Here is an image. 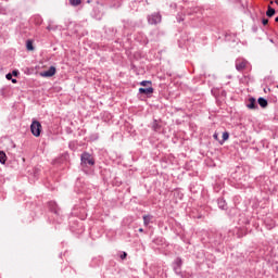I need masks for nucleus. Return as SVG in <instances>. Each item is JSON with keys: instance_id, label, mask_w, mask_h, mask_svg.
Returning <instances> with one entry per match:
<instances>
[{"instance_id": "1", "label": "nucleus", "mask_w": 278, "mask_h": 278, "mask_svg": "<svg viewBox=\"0 0 278 278\" xmlns=\"http://www.w3.org/2000/svg\"><path fill=\"white\" fill-rule=\"evenodd\" d=\"M30 130L33 136H36V138H38V136H40V131H42V125L40 124V122L34 121L30 125Z\"/></svg>"}, {"instance_id": "2", "label": "nucleus", "mask_w": 278, "mask_h": 278, "mask_svg": "<svg viewBox=\"0 0 278 278\" xmlns=\"http://www.w3.org/2000/svg\"><path fill=\"white\" fill-rule=\"evenodd\" d=\"M81 164L85 166H87V164H89V166H94V159H92V155L89 153H84L81 155Z\"/></svg>"}, {"instance_id": "3", "label": "nucleus", "mask_w": 278, "mask_h": 278, "mask_svg": "<svg viewBox=\"0 0 278 278\" xmlns=\"http://www.w3.org/2000/svg\"><path fill=\"white\" fill-rule=\"evenodd\" d=\"M148 22L150 25H157V23H162V15H160V13H154L149 16Z\"/></svg>"}, {"instance_id": "4", "label": "nucleus", "mask_w": 278, "mask_h": 278, "mask_svg": "<svg viewBox=\"0 0 278 278\" xmlns=\"http://www.w3.org/2000/svg\"><path fill=\"white\" fill-rule=\"evenodd\" d=\"M249 62H247V60L243 59H238L236 61V68L237 71H244L248 66Z\"/></svg>"}, {"instance_id": "5", "label": "nucleus", "mask_w": 278, "mask_h": 278, "mask_svg": "<svg viewBox=\"0 0 278 278\" xmlns=\"http://www.w3.org/2000/svg\"><path fill=\"white\" fill-rule=\"evenodd\" d=\"M53 75H55V66H51L48 71L40 73L41 77H53Z\"/></svg>"}, {"instance_id": "6", "label": "nucleus", "mask_w": 278, "mask_h": 278, "mask_svg": "<svg viewBox=\"0 0 278 278\" xmlns=\"http://www.w3.org/2000/svg\"><path fill=\"white\" fill-rule=\"evenodd\" d=\"M247 108H249V110H257V102L255 101V98L249 99V103L247 104Z\"/></svg>"}, {"instance_id": "7", "label": "nucleus", "mask_w": 278, "mask_h": 278, "mask_svg": "<svg viewBox=\"0 0 278 278\" xmlns=\"http://www.w3.org/2000/svg\"><path fill=\"white\" fill-rule=\"evenodd\" d=\"M140 94H153V87L140 88Z\"/></svg>"}, {"instance_id": "8", "label": "nucleus", "mask_w": 278, "mask_h": 278, "mask_svg": "<svg viewBox=\"0 0 278 278\" xmlns=\"http://www.w3.org/2000/svg\"><path fill=\"white\" fill-rule=\"evenodd\" d=\"M8 162V155H5V152L0 151V164H5Z\"/></svg>"}, {"instance_id": "9", "label": "nucleus", "mask_w": 278, "mask_h": 278, "mask_svg": "<svg viewBox=\"0 0 278 278\" xmlns=\"http://www.w3.org/2000/svg\"><path fill=\"white\" fill-rule=\"evenodd\" d=\"M258 105H261V108H267L268 101L264 98H258Z\"/></svg>"}, {"instance_id": "10", "label": "nucleus", "mask_w": 278, "mask_h": 278, "mask_svg": "<svg viewBox=\"0 0 278 278\" xmlns=\"http://www.w3.org/2000/svg\"><path fill=\"white\" fill-rule=\"evenodd\" d=\"M266 14L269 17L275 16V9H273L271 7H268Z\"/></svg>"}, {"instance_id": "11", "label": "nucleus", "mask_w": 278, "mask_h": 278, "mask_svg": "<svg viewBox=\"0 0 278 278\" xmlns=\"http://www.w3.org/2000/svg\"><path fill=\"white\" fill-rule=\"evenodd\" d=\"M26 49H27L28 51H34V43H33L31 41H27V43H26Z\"/></svg>"}, {"instance_id": "12", "label": "nucleus", "mask_w": 278, "mask_h": 278, "mask_svg": "<svg viewBox=\"0 0 278 278\" xmlns=\"http://www.w3.org/2000/svg\"><path fill=\"white\" fill-rule=\"evenodd\" d=\"M71 5H81V0H70Z\"/></svg>"}, {"instance_id": "13", "label": "nucleus", "mask_w": 278, "mask_h": 278, "mask_svg": "<svg viewBox=\"0 0 278 278\" xmlns=\"http://www.w3.org/2000/svg\"><path fill=\"white\" fill-rule=\"evenodd\" d=\"M149 220H151L150 216H143V223L144 225H149Z\"/></svg>"}, {"instance_id": "14", "label": "nucleus", "mask_w": 278, "mask_h": 278, "mask_svg": "<svg viewBox=\"0 0 278 278\" xmlns=\"http://www.w3.org/2000/svg\"><path fill=\"white\" fill-rule=\"evenodd\" d=\"M140 86H151V81L143 80V81L140 83Z\"/></svg>"}, {"instance_id": "15", "label": "nucleus", "mask_w": 278, "mask_h": 278, "mask_svg": "<svg viewBox=\"0 0 278 278\" xmlns=\"http://www.w3.org/2000/svg\"><path fill=\"white\" fill-rule=\"evenodd\" d=\"M223 140L224 141L229 140V132H224L223 134Z\"/></svg>"}, {"instance_id": "16", "label": "nucleus", "mask_w": 278, "mask_h": 278, "mask_svg": "<svg viewBox=\"0 0 278 278\" xmlns=\"http://www.w3.org/2000/svg\"><path fill=\"white\" fill-rule=\"evenodd\" d=\"M125 257H127V254L124 252V253L121 255V258H122V260H125Z\"/></svg>"}, {"instance_id": "17", "label": "nucleus", "mask_w": 278, "mask_h": 278, "mask_svg": "<svg viewBox=\"0 0 278 278\" xmlns=\"http://www.w3.org/2000/svg\"><path fill=\"white\" fill-rule=\"evenodd\" d=\"M7 79H12V74H7Z\"/></svg>"}, {"instance_id": "18", "label": "nucleus", "mask_w": 278, "mask_h": 278, "mask_svg": "<svg viewBox=\"0 0 278 278\" xmlns=\"http://www.w3.org/2000/svg\"><path fill=\"white\" fill-rule=\"evenodd\" d=\"M213 138H214L215 140H218V135L215 132V134L213 135Z\"/></svg>"}, {"instance_id": "19", "label": "nucleus", "mask_w": 278, "mask_h": 278, "mask_svg": "<svg viewBox=\"0 0 278 278\" xmlns=\"http://www.w3.org/2000/svg\"><path fill=\"white\" fill-rule=\"evenodd\" d=\"M268 23V20H263V25H266Z\"/></svg>"}, {"instance_id": "20", "label": "nucleus", "mask_w": 278, "mask_h": 278, "mask_svg": "<svg viewBox=\"0 0 278 278\" xmlns=\"http://www.w3.org/2000/svg\"><path fill=\"white\" fill-rule=\"evenodd\" d=\"M12 83H13V84H16V79H12Z\"/></svg>"}, {"instance_id": "21", "label": "nucleus", "mask_w": 278, "mask_h": 278, "mask_svg": "<svg viewBox=\"0 0 278 278\" xmlns=\"http://www.w3.org/2000/svg\"><path fill=\"white\" fill-rule=\"evenodd\" d=\"M140 232H143L144 230L142 228L139 229Z\"/></svg>"}, {"instance_id": "22", "label": "nucleus", "mask_w": 278, "mask_h": 278, "mask_svg": "<svg viewBox=\"0 0 278 278\" xmlns=\"http://www.w3.org/2000/svg\"><path fill=\"white\" fill-rule=\"evenodd\" d=\"M276 23H278V16L275 18Z\"/></svg>"}, {"instance_id": "23", "label": "nucleus", "mask_w": 278, "mask_h": 278, "mask_svg": "<svg viewBox=\"0 0 278 278\" xmlns=\"http://www.w3.org/2000/svg\"><path fill=\"white\" fill-rule=\"evenodd\" d=\"M48 29H51V26H48Z\"/></svg>"}, {"instance_id": "24", "label": "nucleus", "mask_w": 278, "mask_h": 278, "mask_svg": "<svg viewBox=\"0 0 278 278\" xmlns=\"http://www.w3.org/2000/svg\"><path fill=\"white\" fill-rule=\"evenodd\" d=\"M13 75H16V72H13Z\"/></svg>"}, {"instance_id": "25", "label": "nucleus", "mask_w": 278, "mask_h": 278, "mask_svg": "<svg viewBox=\"0 0 278 278\" xmlns=\"http://www.w3.org/2000/svg\"><path fill=\"white\" fill-rule=\"evenodd\" d=\"M220 203H225V202L220 201V202H219V205H220Z\"/></svg>"}, {"instance_id": "26", "label": "nucleus", "mask_w": 278, "mask_h": 278, "mask_svg": "<svg viewBox=\"0 0 278 278\" xmlns=\"http://www.w3.org/2000/svg\"><path fill=\"white\" fill-rule=\"evenodd\" d=\"M276 3H277V5H278V0H276Z\"/></svg>"}, {"instance_id": "27", "label": "nucleus", "mask_w": 278, "mask_h": 278, "mask_svg": "<svg viewBox=\"0 0 278 278\" xmlns=\"http://www.w3.org/2000/svg\"><path fill=\"white\" fill-rule=\"evenodd\" d=\"M220 207H225V205H220Z\"/></svg>"}, {"instance_id": "28", "label": "nucleus", "mask_w": 278, "mask_h": 278, "mask_svg": "<svg viewBox=\"0 0 278 278\" xmlns=\"http://www.w3.org/2000/svg\"><path fill=\"white\" fill-rule=\"evenodd\" d=\"M270 4L273 5V1H270Z\"/></svg>"}]
</instances>
